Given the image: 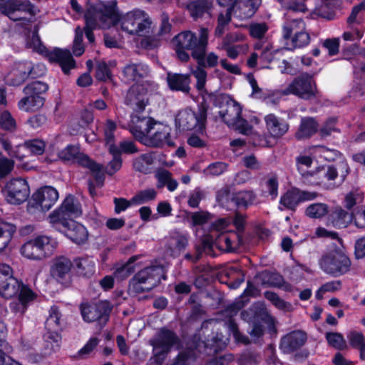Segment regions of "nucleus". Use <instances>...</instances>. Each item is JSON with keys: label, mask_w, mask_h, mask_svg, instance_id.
Listing matches in <instances>:
<instances>
[{"label": "nucleus", "mask_w": 365, "mask_h": 365, "mask_svg": "<svg viewBox=\"0 0 365 365\" xmlns=\"http://www.w3.org/2000/svg\"><path fill=\"white\" fill-rule=\"evenodd\" d=\"M149 73L147 65L143 63H131L123 69V77L126 82L135 81L128 91L125 98V103L135 112L144 110L148 104L149 97L157 93L158 86L153 81H142L140 78Z\"/></svg>", "instance_id": "1"}, {"label": "nucleus", "mask_w": 365, "mask_h": 365, "mask_svg": "<svg viewBox=\"0 0 365 365\" xmlns=\"http://www.w3.org/2000/svg\"><path fill=\"white\" fill-rule=\"evenodd\" d=\"M297 169L306 183L322 185L327 188H334L342 183L349 172V167L344 160H340L333 165L320 167L314 171H307L312 166V158L300 155L296 158Z\"/></svg>", "instance_id": "2"}, {"label": "nucleus", "mask_w": 365, "mask_h": 365, "mask_svg": "<svg viewBox=\"0 0 365 365\" xmlns=\"http://www.w3.org/2000/svg\"><path fill=\"white\" fill-rule=\"evenodd\" d=\"M137 113L134 111L132 114L130 125V131L137 139L147 146L173 145L170 126L154 122L151 118Z\"/></svg>", "instance_id": "3"}, {"label": "nucleus", "mask_w": 365, "mask_h": 365, "mask_svg": "<svg viewBox=\"0 0 365 365\" xmlns=\"http://www.w3.org/2000/svg\"><path fill=\"white\" fill-rule=\"evenodd\" d=\"M115 9L114 1L90 2L85 13L86 35L88 40L93 43L96 29H109L115 26Z\"/></svg>", "instance_id": "4"}, {"label": "nucleus", "mask_w": 365, "mask_h": 365, "mask_svg": "<svg viewBox=\"0 0 365 365\" xmlns=\"http://www.w3.org/2000/svg\"><path fill=\"white\" fill-rule=\"evenodd\" d=\"M114 3L116 16L115 25H119L122 31L130 35L144 36L150 33L152 21L147 13L140 9H134L120 15L116 3Z\"/></svg>", "instance_id": "5"}, {"label": "nucleus", "mask_w": 365, "mask_h": 365, "mask_svg": "<svg viewBox=\"0 0 365 365\" xmlns=\"http://www.w3.org/2000/svg\"><path fill=\"white\" fill-rule=\"evenodd\" d=\"M58 245L57 240L50 236L38 235L24 243L20 253L27 259L40 261L51 256Z\"/></svg>", "instance_id": "6"}, {"label": "nucleus", "mask_w": 365, "mask_h": 365, "mask_svg": "<svg viewBox=\"0 0 365 365\" xmlns=\"http://www.w3.org/2000/svg\"><path fill=\"white\" fill-rule=\"evenodd\" d=\"M165 279V267L159 264H153L138 272L130 282L129 289L135 293L148 292Z\"/></svg>", "instance_id": "7"}, {"label": "nucleus", "mask_w": 365, "mask_h": 365, "mask_svg": "<svg viewBox=\"0 0 365 365\" xmlns=\"http://www.w3.org/2000/svg\"><path fill=\"white\" fill-rule=\"evenodd\" d=\"M58 158L63 161L78 163L83 167L87 168L92 173L98 185L102 186L104 181L103 167L96 164L86 155L80 152L79 148L76 145H68L58 152Z\"/></svg>", "instance_id": "8"}, {"label": "nucleus", "mask_w": 365, "mask_h": 365, "mask_svg": "<svg viewBox=\"0 0 365 365\" xmlns=\"http://www.w3.org/2000/svg\"><path fill=\"white\" fill-rule=\"evenodd\" d=\"M173 43L180 48L192 51V56L200 59L208 45V30L201 28L198 37L190 31L181 32L174 38Z\"/></svg>", "instance_id": "9"}, {"label": "nucleus", "mask_w": 365, "mask_h": 365, "mask_svg": "<svg viewBox=\"0 0 365 365\" xmlns=\"http://www.w3.org/2000/svg\"><path fill=\"white\" fill-rule=\"evenodd\" d=\"M207 110L205 107L199 108L197 111L185 108L178 112L175 116V125L182 131L194 130L202 133L205 127Z\"/></svg>", "instance_id": "10"}, {"label": "nucleus", "mask_w": 365, "mask_h": 365, "mask_svg": "<svg viewBox=\"0 0 365 365\" xmlns=\"http://www.w3.org/2000/svg\"><path fill=\"white\" fill-rule=\"evenodd\" d=\"M48 89V86L42 81H34L27 85L24 93L25 97L18 103V107L25 112H35L43 107L45 99L43 94Z\"/></svg>", "instance_id": "11"}, {"label": "nucleus", "mask_w": 365, "mask_h": 365, "mask_svg": "<svg viewBox=\"0 0 365 365\" xmlns=\"http://www.w3.org/2000/svg\"><path fill=\"white\" fill-rule=\"evenodd\" d=\"M150 342L153 348V356L150 362L153 365H161L165 355L173 347L178 345L179 339L172 331L162 329Z\"/></svg>", "instance_id": "12"}, {"label": "nucleus", "mask_w": 365, "mask_h": 365, "mask_svg": "<svg viewBox=\"0 0 365 365\" xmlns=\"http://www.w3.org/2000/svg\"><path fill=\"white\" fill-rule=\"evenodd\" d=\"M241 113L240 105L233 100H230L221 107L219 115L229 127L234 128L242 134L248 135L252 132V126L241 117Z\"/></svg>", "instance_id": "13"}, {"label": "nucleus", "mask_w": 365, "mask_h": 365, "mask_svg": "<svg viewBox=\"0 0 365 365\" xmlns=\"http://www.w3.org/2000/svg\"><path fill=\"white\" fill-rule=\"evenodd\" d=\"M82 214L80 202L73 196L68 195L61 206L50 214L48 218L51 224L56 229H60V224H66L73 218L78 217Z\"/></svg>", "instance_id": "14"}, {"label": "nucleus", "mask_w": 365, "mask_h": 365, "mask_svg": "<svg viewBox=\"0 0 365 365\" xmlns=\"http://www.w3.org/2000/svg\"><path fill=\"white\" fill-rule=\"evenodd\" d=\"M321 269L333 277L341 276L349 269L351 262L349 257L341 252H331L319 261Z\"/></svg>", "instance_id": "15"}, {"label": "nucleus", "mask_w": 365, "mask_h": 365, "mask_svg": "<svg viewBox=\"0 0 365 365\" xmlns=\"http://www.w3.org/2000/svg\"><path fill=\"white\" fill-rule=\"evenodd\" d=\"M46 72V66L42 63L34 65L29 61L19 62L9 74V80L12 85L18 86L29 77L38 78L43 76Z\"/></svg>", "instance_id": "16"}, {"label": "nucleus", "mask_w": 365, "mask_h": 365, "mask_svg": "<svg viewBox=\"0 0 365 365\" xmlns=\"http://www.w3.org/2000/svg\"><path fill=\"white\" fill-rule=\"evenodd\" d=\"M316 84L312 77L301 76L296 78L285 89L283 95L293 94L303 99H310L316 96Z\"/></svg>", "instance_id": "17"}, {"label": "nucleus", "mask_w": 365, "mask_h": 365, "mask_svg": "<svg viewBox=\"0 0 365 365\" xmlns=\"http://www.w3.org/2000/svg\"><path fill=\"white\" fill-rule=\"evenodd\" d=\"M0 11L13 21L26 22L30 20L26 19V15L34 14V8L28 0H8L0 6Z\"/></svg>", "instance_id": "18"}, {"label": "nucleus", "mask_w": 365, "mask_h": 365, "mask_svg": "<svg viewBox=\"0 0 365 365\" xmlns=\"http://www.w3.org/2000/svg\"><path fill=\"white\" fill-rule=\"evenodd\" d=\"M58 199V191L53 187L45 186L32 195L31 201L29 202V211L32 212V208H36L43 212L48 211Z\"/></svg>", "instance_id": "19"}, {"label": "nucleus", "mask_w": 365, "mask_h": 365, "mask_svg": "<svg viewBox=\"0 0 365 365\" xmlns=\"http://www.w3.org/2000/svg\"><path fill=\"white\" fill-rule=\"evenodd\" d=\"M30 193L27 182L22 178L13 179L6 183L4 194L10 204L19 205L25 202Z\"/></svg>", "instance_id": "20"}, {"label": "nucleus", "mask_w": 365, "mask_h": 365, "mask_svg": "<svg viewBox=\"0 0 365 365\" xmlns=\"http://www.w3.org/2000/svg\"><path fill=\"white\" fill-rule=\"evenodd\" d=\"M111 309L108 302H101L95 305L83 304L81 306V314L86 322L98 321L100 326L103 327L108 320Z\"/></svg>", "instance_id": "21"}, {"label": "nucleus", "mask_w": 365, "mask_h": 365, "mask_svg": "<svg viewBox=\"0 0 365 365\" xmlns=\"http://www.w3.org/2000/svg\"><path fill=\"white\" fill-rule=\"evenodd\" d=\"M17 294V299L10 303V308L14 312L21 315L26 312L31 304L36 299L37 294L23 283Z\"/></svg>", "instance_id": "22"}, {"label": "nucleus", "mask_w": 365, "mask_h": 365, "mask_svg": "<svg viewBox=\"0 0 365 365\" xmlns=\"http://www.w3.org/2000/svg\"><path fill=\"white\" fill-rule=\"evenodd\" d=\"M73 264L66 257H56L52 260L50 273L51 277L60 283H65L69 278Z\"/></svg>", "instance_id": "23"}, {"label": "nucleus", "mask_w": 365, "mask_h": 365, "mask_svg": "<svg viewBox=\"0 0 365 365\" xmlns=\"http://www.w3.org/2000/svg\"><path fill=\"white\" fill-rule=\"evenodd\" d=\"M262 4V0H236L231 7L234 15L242 20L251 18Z\"/></svg>", "instance_id": "24"}, {"label": "nucleus", "mask_w": 365, "mask_h": 365, "mask_svg": "<svg viewBox=\"0 0 365 365\" xmlns=\"http://www.w3.org/2000/svg\"><path fill=\"white\" fill-rule=\"evenodd\" d=\"M47 56L51 62L57 63L66 74L75 67V61L68 50L56 48L49 51Z\"/></svg>", "instance_id": "25"}, {"label": "nucleus", "mask_w": 365, "mask_h": 365, "mask_svg": "<svg viewBox=\"0 0 365 365\" xmlns=\"http://www.w3.org/2000/svg\"><path fill=\"white\" fill-rule=\"evenodd\" d=\"M188 233L179 230L172 231L166 244L170 255L177 256L185 250L188 245Z\"/></svg>", "instance_id": "26"}, {"label": "nucleus", "mask_w": 365, "mask_h": 365, "mask_svg": "<svg viewBox=\"0 0 365 365\" xmlns=\"http://www.w3.org/2000/svg\"><path fill=\"white\" fill-rule=\"evenodd\" d=\"M63 226L65 235L76 244L85 243L88 237L86 228L81 224L73 220H69L66 224H60Z\"/></svg>", "instance_id": "27"}, {"label": "nucleus", "mask_w": 365, "mask_h": 365, "mask_svg": "<svg viewBox=\"0 0 365 365\" xmlns=\"http://www.w3.org/2000/svg\"><path fill=\"white\" fill-rule=\"evenodd\" d=\"M307 340L305 333L294 331L284 336L280 344V349L285 354H290L302 346Z\"/></svg>", "instance_id": "28"}, {"label": "nucleus", "mask_w": 365, "mask_h": 365, "mask_svg": "<svg viewBox=\"0 0 365 365\" xmlns=\"http://www.w3.org/2000/svg\"><path fill=\"white\" fill-rule=\"evenodd\" d=\"M264 120L267 133L273 138H280L288 131L289 125L287 123L274 114L266 115Z\"/></svg>", "instance_id": "29"}, {"label": "nucleus", "mask_w": 365, "mask_h": 365, "mask_svg": "<svg viewBox=\"0 0 365 365\" xmlns=\"http://www.w3.org/2000/svg\"><path fill=\"white\" fill-rule=\"evenodd\" d=\"M167 82L173 91L188 93L190 91V75L168 73Z\"/></svg>", "instance_id": "30"}, {"label": "nucleus", "mask_w": 365, "mask_h": 365, "mask_svg": "<svg viewBox=\"0 0 365 365\" xmlns=\"http://www.w3.org/2000/svg\"><path fill=\"white\" fill-rule=\"evenodd\" d=\"M253 48L255 51H260L259 60L264 63L272 62L282 53V48H276L271 43L266 41L256 42Z\"/></svg>", "instance_id": "31"}, {"label": "nucleus", "mask_w": 365, "mask_h": 365, "mask_svg": "<svg viewBox=\"0 0 365 365\" xmlns=\"http://www.w3.org/2000/svg\"><path fill=\"white\" fill-rule=\"evenodd\" d=\"M317 129L318 125L314 118H303L295 133V137L298 140L309 138L317 131Z\"/></svg>", "instance_id": "32"}, {"label": "nucleus", "mask_w": 365, "mask_h": 365, "mask_svg": "<svg viewBox=\"0 0 365 365\" xmlns=\"http://www.w3.org/2000/svg\"><path fill=\"white\" fill-rule=\"evenodd\" d=\"M212 7V0H190L187 5L188 11L194 18H199L204 14L209 13Z\"/></svg>", "instance_id": "33"}, {"label": "nucleus", "mask_w": 365, "mask_h": 365, "mask_svg": "<svg viewBox=\"0 0 365 365\" xmlns=\"http://www.w3.org/2000/svg\"><path fill=\"white\" fill-rule=\"evenodd\" d=\"M16 232V227L14 224L0 222V253L8 247Z\"/></svg>", "instance_id": "34"}, {"label": "nucleus", "mask_w": 365, "mask_h": 365, "mask_svg": "<svg viewBox=\"0 0 365 365\" xmlns=\"http://www.w3.org/2000/svg\"><path fill=\"white\" fill-rule=\"evenodd\" d=\"M155 176L158 180L157 187L162 188L166 186L170 192L175 191L178 185V182L172 178V174L167 170L158 169Z\"/></svg>", "instance_id": "35"}, {"label": "nucleus", "mask_w": 365, "mask_h": 365, "mask_svg": "<svg viewBox=\"0 0 365 365\" xmlns=\"http://www.w3.org/2000/svg\"><path fill=\"white\" fill-rule=\"evenodd\" d=\"M257 199L256 195L252 190H242L232 195V200L238 207L247 208L254 204Z\"/></svg>", "instance_id": "36"}, {"label": "nucleus", "mask_w": 365, "mask_h": 365, "mask_svg": "<svg viewBox=\"0 0 365 365\" xmlns=\"http://www.w3.org/2000/svg\"><path fill=\"white\" fill-rule=\"evenodd\" d=\"M155 159V154L154 153L143 154L134 159L133 168L138 172L148 173L150 172Z\"/></svg>", "instance_id": "37"}, {"label": "nucleus", "mask_w": 365, "mask_h": 365, "mask_svg": "<svg viewBox=\"0 0 365 365\" xmlns=\"http://www.w3.org/2000/svg\"><path fill=\"white\" fill-rule=\"evenodd\" d=\"M303 30H305V24L302 19H297L287 21L283 26V37L285 39L292 38L297 33Z\"/></svg>", "instance_id": "38"}, {"label": "nucleus", "mask_w": 365, "mask_h": 365, "mask_svg": "<svg viewBox=\"0 0 365 365\" xmlns=\"http://www.w3.org/2000/svg\"><path fill=\"white\" fill-rule=\"evenodd\" d=\"M22 282L16 278L0 282V294L5 298H11L17 294Z\"/></svg>", "instance_id": "39"}, {"label": "nucleus", "mask_w": 365, "mask_h": 365, "mask_svg": "<svg viewBox=\"0 0 365 365\" xmlns=\"http://www.w3.org/2000/svg\"><path fill=\"white\" fill-rule=\"evenodd\" d=\"M354 220V215L349 214L341 207L336 208L331 214V222L334 227L343 228Z\"/></svg>", "instance_id": "40"}, {"label": "nucleus", "mask_w": 365, "mask_h": 365, "mask_svg": "<svg viewBox=\"0 0 365 365\" xmlns=\"http://www.w3.org/2000/svg\"><path fill=\"white\" fill-rule=\"evenodd\" d=\"M76 266L81 275L90 277L95 272V262L92 258H79L76 260Z\"/></svg>", "instance_id": "41"}, {"label": "nucleus", "mask_w": 365, "mask_h": 365, "mask_svg": "<svg viewBox=\"0 0 365 365\" xmlns=\"http://www.w3.org/2000/svg\"><path fill=\"white\" fill-rule=\"evenodd\" d=\"M61 336L57 330H47L44 334V340L46 343V349L47 354L56 351L58 349L61 342Z\"/></svg>", "instance_id": "42"}, {"label": "nucleus", "mask_w": 365, "mask_h": 365, "mask_svg": "<svg viewBox=\"0 0 365 365\" xmlns=\"http://www.w3.org/2000/svg\"><path fill=\"white\" fill-rule=\"evenodd\" d=\"M108 150L113 155V158L107 165L106 173L112 175L120 169L122 160L120 155V151L115 145H110Z\"/></svg>", "instance_id": "43"}, {"label": "nucleus", "mask_w": 365, "mask_h": 365, "mask_svg": "<svg viewBox=\"0 0 365 365\" xmlns=\"http://www.w3.org/2000/svg\"><path fill=\"white\" fill-rule=\"evenodd\" d=\"M326 339L329 346L338 350L347 349V343L343 335L338 332H328L326 334Z\"/></svg>", "instance_id": "44"}, {"label": "nucleus", "mask_w": 365, "mask_h": 365, "mask_svg": "<svg viewBox=\"0 0 365 365\" xmlns=\"http://www.w3.org/2000/svg\"><path fill=\"white\" fill-rule=\"evenodd\" d=\"M300 202L299 190H291L287 192L280 199V204L289 209H294Z\"/></svg>", "instance_id": "45"}, {"label": "nucleus", "mask_w": 365, "mask_h": 365, "mask_svg": "<svg viewBox=\"0 0 365 365\" xmlns=\"http://www.w3.org/2000/svg\"><path fill=\"white\" fill-rule=\"evenodd\" d=\"M282 8L297 12H305L307 10V0H276Z\"/></svg>", "instance_id": "46"}, {"label": "nucleus", "mask_w": 365, "mask_h": 365, "mask_svg": "<svg viewBox=\"0 0 365 365\" xmlns=\"http://www.w3.org/2000/svg\"><path fill=\"white\" fill-rule=\"evenodd\" d=\"M264 297L270 301L277 309L285 312L291 310L292 305L281 299L276 293L267 291L264 292Z\"/></svg>", "instance_id": "47"}, {"label": "nucleus", "mask_w": 365, "mask_h": 365, "mask_svg": "<svg viewBox=\"0 0 365 365\" xmlns=\"http://www.w3.org/2000/svg\"><path fill=\"white\" fill-rule=\"evenodd\" d=\"M157 196V192L153 189H146L140 191L132 199L131 202L136 205H141L154 200Z\"/></svg>", "instance_id": "48"}, {"label": "nucleus", "mask_w": 365, "mask_h": 365, "mask_svg": "<svg viewBox=\"0 0 365 365\" xmlns=\"http://www.w3.org/2000/svg\"><path fill=\"white\" fill-rule=\"evenodd\" d=\"M61 314L57 307H53L50 309L49 316L46 321L47 330H59Z\"/></svg>", "instance_id": "49"}, {"label": "nucleus", "mask_w": 365, "mask_h": 365, "mask_svg": "<svg viewBox=\"0 0 365 365\" xmlns=\"http://www.w3.org/2000/svg\"><path fill=\"white\" fill-rule=\"evenodd\" d=\"M228 165L224 162H215L210 164L203 171L207 176H217L227 170Z\"/></svg>", "instance_id": "50"}, {"label": "nucleus", "mask_w": 365, "mask_h": 365, "mask_svg": "<svg viewBox=\"0 0 365 365\" xmlns=\"http://www.w3.org/2000/svg\"><path fill=\"white\" fill-rule=\"evenodd\" d=\"M115 61H110L109 64L106 62H99L96 67V78L100 81H107L110 78V67H115Z\"/></svg>", "instance_id": "51"}, {"label": "nucleus", "mask_w": 365, "mask_h": 365, "mask_svg": "<svg viewBox=\"0 0 365 365\" xmlns=\"http://www.w3.org/2000/svg\"><path fill=\"white\" fill-rule=\"evenodd\" d=\"M207 48H205L201 58H195L200 66L207 67H215L217 65L219 56L214 52H209L206 53Z\"/></svg>", "instance_id": "52"}, {"label": "nucleus", "mask_w": 365, "mask_h": 365, "mask_svg": "<svg viewBox=\"0 0 365 365\" xmlns=\"http://www.w3.org/2000/svg\"><path fill=\"white\" fill-rule=\"evenodd\" d=\"M117 125L115 122L111 120H107L103 127L106 144L109 149L110 146L114 144V132Z\"/></svg>", "instance_id": "53"}, {"label": "nucleus", "mask_w": 365, "mask_h": 365, "mask_svg": "<svg viewBox=\"0 0 365 365\" xmlns=\"http://www.w3.org/2000/svg\"><path fill=\"white\" fill-rule=\"evenodd\" d=\"M328 212L327 206L323 203H315L309 205L306 210L307 216L313 218L322 217Z\"/></svg>", "instance_id": "54"}, {"label": "nucleus", "mask_w": 365, "mask_h": 365, "mask_svg": "<svg viewBox=\"0 0 365 365\" xmlns=\"http://www.w3.org/2000/svg\"><path fill=\"white\" fill-rule=\"evenodd\" d=\"M191 74L195 78L197 82L195 87L198 91H202L207 81V72L200 66L191 70Z\"/></svg>", "instance_id": "55"}, {"label": "nucleus", "mask_w": 365, "mask_h": 365, "mask_svg": "<svg viewBox=\"0 0 365 365\" xmlns=\"http://www.w3.org/2000/svg\"><path fill=\"white\" fill-rule=\"evenodd\" d=\"M197 357L196 351L190 349L179 354L173 365H191Z\"/></svg>", "instance_id": "56"}, {"label": "nucleus", "mask_w": 365, "mask_h": 365, "mask_svg": "<svg viewBox=\"0 0 365 365\" xmlns=\"http://www.w3.org/2000/svg\"><path fill=\"white\" fill-rule=\"evenodd\" d=\"M134 261L135 257H131L125 264L118 268L114 273L115 277L119 279H123L131 274L135 271V268L133 266Z\"/></svg>", "instance_id": "57"}, {"label": "nucleus", "mask_w": 365, "mask_h": 365, "mask_svg": "<svg viewBox=\"0 0 365 365\" xmlns=\"http://www.w3.org/2000/svg\"><path fill=\"white\" fill-rule=\"evenodd\" d=\"M82 41L83 30L80 27H77L73 45V53L76 56H81L84 52V46Z\"/></svg>", "instance_id": "58"}, {"label": "nucleus", "mask_w": 365, "mask_h": 365, "mask_svg": "<svg viewBox=\"0 0 365 365\" xmlns=\"http://www.w3.org/2000/svg\"><path fill=\"white\" fill-rule=\"evenodd\" d=\"M0 125L7 130L12 131L16 129V120L7 110H4L0 114Z\"/></svg>", "instance_id": "59"}, {"label": "nucleus", "mask_w": 365, "mask_h": 365, "mask_svg": "<svg viewBox=\"0 0 365 365\" xmlns=\"http://www.w3.org/2000/svg\"><path fill=\"white\" fill-rule=\"evenodd\" d=\"M223 48L225 49L227 56L232 59H235L240 53H245L249 50V46L247 43L237 46L223 45Z\"/></svg>", "instance_id": "60"}, {"label": "nucleus", "mask_w": 365, "mask_h": 365, "mask_svg": "<svg viewBox=\"0 0 365 365\" xmlns=\"http://www.w3.org/2000/svg\"><path fill=\"white\" fill-rule=\"evenodd\" d=\"M363 200V195L361 192L358 191L351 192L348 193L344 198V207L350 210L354 205L361 203Z\"/></svg>", "instance_id": "61"}, {"label": "nucleus", "mask_w": 365, "mask_h": 365, "mask_svg": "<svg viewBox=\"0 0 365 365\" xmlns=\"http://www.w3.org/2000/svg\"><path fill=\"white\" fill-rule=\"evenodd\" d=\"M341 289V282L338 280L331 281L323 284L317 291L316 297L321 299L325 292H334Z\"/></svg>", "instance_id": "62"}, {"label": "nucleus", "mask_w": 365, "mask_h": 365, "mask_svg": "<svg viewBox=\"0 0 365 365\" xmlns=\"http://www.w3.org/2000/svg\"><path fill=\"white\" fill-rule=\"evenodd\" d=\"M100 340L96 337L91 338L87 343L78 351V358H86L98 346Z\"/></svg>", "instance_id": "63"}, {"label": "nucleus", "mask_w": 365, "mask_h": 365, "mask_svg": "<svg viewBox=\"0 0 365 365\" xmlns=\"http://www.w3.org/2000/svg\"><path fill=\"white\" fill-rule=\"evenodd\" d=\"M347 339L350 345L354 348L359 349L365 343L364 335L357 331H350L347 334Z\"/></svg>", "instance_id": "64"}]
</instances>
